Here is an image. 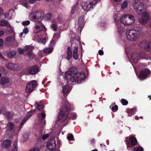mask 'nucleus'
<instances>
[{
	"instance_id": "nucleus-25",
	"label": "nucleus",
	"mask_w": 151,
	"mask_h": 151,
	"mask_svg": "<svg viewBox=\"0 0 151 151\" xmlns=\"http://www.w3.org/2000/svg\"><path fill=\"white\" fill-rule=\"evenodd\" d=\"M51 142L50 144V147H51V146H52V148L51 149V150H54L55 149V148L56 147V145L55 141L54 139H52L51 140L50 142Z\"/></svg>"
},
{
	"instance_id": "nucleus-24",
	"label": "nucleus",
	"mask_w": 151,
	"mask_h": 151,
	"mask_svg": "<svg viewBox=\"0 0 151 151\" xmlns=\"http://www.w3.org/2000/svg\"><path fill=\"white\" fill-rule=\"evenodd\" d=\"M14 128V124L11 122H8L7 124L6 128L9 131L13 130Z\"/></svg>"
},
{
	"instance_id": "nucleus-55",
	"label": "nucleus",
	"mask_w": 151,
	"mask_h": 151,
	"mask_svg": "<svg viewBox=\"0 0 151 151\" xmlns=\"http://www.w3.org/2000/svg\"><path fill=\"white\" fill-rule=\"evenodd\" d=\"M29 2L31 4L34 3L36 1V0H29Z\"/></svg>"
},
{
	"instance_id": "nucleus-22",
	"label": "nucleus",
	"mask_w": 151,
	"mask_h": 151,
	"mask_svg": "<svg viewBox=\"0 0 151 151\" xmlns=\"http://www.w3.org/2000/svg\"><path fill=\"white\" fill-rule=\"evenodd\" d=\"M9 82V80L8 78L6 77H3L0 79L1 84L4 85L6 84Z\"/></svg>"
},
{
	"instance_id": "nucleus-53",
	"label": "nucleus",
	"mask_w": 151,
	"mask_h": 151,
	"mask_svg": "<svg viewBox=\"0 0 151 151\" xmlns=\"http://www.w3.org/2000/svg\"><path fill=\"white\" fill-rule=\"evenodd\" d=\"M35 111V110H33L31 111H30L28 113L27 116H29L30 115L32 114V113L34 112Z\"/></svg>"
},
{
	"instance_id": "nucleus-17",
	"label": "nucleus",
	"mask_w": 151,
	"mask_h": 151,
	"mask_svg": "<svg viewBox=\"0 0 151 151\" xmlns=\"http://www.w3.org/2000/svg\"><path fill=\"white\" fill-rule=\"evenodd\" d=\"M6 66L9 69L14 71H16L19 67L17 65L11 63H9Z\"/></svg>"
},
{
	"instance_id": "nucleus-49",
	"label": "nucleus",
	"mask_w": 151,
	"mask_h": 151,
	"mask_svg": "<svg viewBox=\"0 0 151 151\" xmlns=\"http://www.w3.org/2000/svg\"><path fill=\"white\" fill-rule=\"evenodd\" d=\"M52 16V15L50 13H48L46 15V18L47 20H50Z\"/></svg>"
},
{
	"instance_id": "nucleus-58",
	"label": "nucleus",
	"mask_w": 151,
	"mask_h": 151,
	"mask_svg": "<svg viewBox=\"0 0 151 151\" xmlns=\"http://www.w3.org/2000/svg\"><path fill=\"white\" fill-rule=\"evenodd\" d=\"M3 44V40L2 39H0V46H2Z\"/></svg>"
},
{
	"instance_id": "nucleus-38",
	"label": "nucleus",
	"mask_w": 151,
	"mask_h": 151,
	"mask_svg": "<svg viewBox=\"0 0 151 151\" xmlns=\"http://www.w3.org/2000/svg\"><path fill=\"white\" fill-rule=\"evenodd\" d=\"M120 102L123 105H126L128 104V101L124 99H121Z\"/></svg>"
},
{
	"instance_id": "nucleus-42",
	"label": "nucleus",
	"mask_w": 151,
	"mask_h": 151,
	"mask_svg": "<svg viewBox=\"0 0 151 151\" xmlns=\"http://www.w3.org/2000/svg\"><path fill=\"white\" fill-rule=\"evenodd\" d=\"M30 23V22L29 20H27L22 22V24L24 26H27L29 25Z\"/></svg>"
},
{
	"instance_id": "nucleus-26",
	"label": "nucleus",
	"mask_w": 151,
	"mask_h": 151,
	"mask_svg": "<svg viewBox=\"0 0 151 151\" xmlns=\"http://www.w3.org/2000/svg\"><path fill=\"white\" fill-rule=\"evenodd\" d=\"M63 92L64 95L69 92V86L68 85H65L63 87Z\"/></svg>"
},
{
	"instance_id": "nucleus-47",
	"label": "nucleus",
	"mask_w": 151,
	"mask_h": 151,
	"mask_svg": "<svg viewBox=\"0 0 151 151\" xmlns=\"http://www.w3.org/2000/svg\"><path fill=\"white\" fill-rule=\"evenodd\" d=\"M70 117L71 118H72L73 119H75L76 117V115L75 113H71Z\"/></svg>"
},
{
	"instance_id": "nucleus-19",
	"label": "nucleus",
	"mask_w": 151,
	"mask_h": 151,
	"mask_svg": "<svg viewBox=\"0 0 151 151\" xmlns=\"http://www.w3.org/2000/svg\"><path fill=\"white\" fill-rule=\"evenodd\" d=\"M84 24V19L82 17H80L79 18L78 21V28L80 30L82 29V27Z\"/></svg>"
},
{
	"instance_id": "nucleus-32",
	"label": "nucleus",
	"mask_w": 151,
	"mask_h": 151,
	"mask_svg": "<svg viewBox=\"0 0 151 151\" xmlns=\"http://www.w3.org/2000/svg\"><path fill=\"white\" fill-rule=\"evenodd\" d=\"M142 16L148 20H149L150 19V17L148 14L145 11L141 14Z\"/></svg>"
},
{
	"instance_id": "nucleus-41",
	"label": "nucleus",
	"mask_w": 151,
	"mask_h": 151,
	"mask_svg": "<svg viewBox=\"0 0 151 151\" xmlns=\"http://www.w3.org/2000/svg\"><path fill=\"white\" fill-rule=\"evenodd\" d=\"M13 36H10L7 37L6 40V41L9 42L12 41L14 38Z\"/></svg>"
},
{
	"instance_id": "nucleus-63",
	"label": "nucleus",
	"mask_w": 151,
	"mask_h": 151,
	"mask_svg": "<svg viewBox=\"0 0 151 151\" xmlns=\"http://www.w3.org/2000/svg\"><path fill=\"white\" fill-rule=\"evenodd\" d=\"M23 33H20L19 35V36L21 37L23 35Z\"/></svg>"
},
{
	"instance_id": "nucleus-30",
	"label": "nucleus",
	"mask_w": 151,
	"mask_h": 151,
	"mask_svg": "<svg viewBox=\"0 0 151 151\" xmlns=\"http://www.w3.org/2000/svg\"><path fill=\"white\" fill-rule=\"evenodd\" d=\"M31 116V114L28 117L26 116L25 117L22 121L21 122V123L20 127V128H22V126L28 120V118Z\"/></svg>"
},
{
	"instance_id": "nucleus-23",
	"label": "nucleus",
	"mask_w": 151,
	"mask_h": 151,
	"mask_svg": "<svg viewBox=\"0 0 151 151\" xmlns=\"http://www.w3.org/2000/svg\"><path fill=\"white\" fill-rule=\"evenodd\" d=\"M78 47H75L73 51V56L74 59L76 60L78 58Z\"/></svg>"
},
{
	"instance_id": "nucleus-16",
	"label": "nucleus",
	"mask_w": 151,
	"mask_h": 151,
	"mask_svg": "<svg viewBox=\"0 0 151 151\" xmlns=\"http://www.w3.org/2000/svg\"><path fill=\"white\" fill-rule=\"evenodd\" d=\"M150 71L147 69L142 70L140 72V78L142 80L146 78L150 74Z\"/></svg>"
},
{
	"instance_id": "nucleus-14",
	"label": "nucleus",
	"mask_w": 151,
	"mask_h": 151,
	"mask_svg": "<svg viewBox=\"0 0 151 151\" xmlns=\"http://www.w3.org/2000/svg\"><path fill=\"white\" fill-rule=\"evenodd\" d=\"M33 49V47L31 45H26L24 47V51H27V55L29 57H32V58L35 57L32 52Z\"/></svg>"
},
{
	"instance_id": "nucleus-37",
	"label": "nucleus",
	"mask_w": 151,
	"mask_h": 151,
	"mask_svg": "<svg viewBox=\"0 0 151 151\" xmlns=\"http://www.w3.org/2000/svg\"><path fill=\"white\" fill-rule=\"evenodd\" d=\"M17 141L16 140L14 142V148L12 150V151H17Z\"/></svg>"
},
{
	"instance_id": "nucleus-45",
	"label": "nucleus",
	"mask_w": 151,
	"mask_h": 151,
	"mask_svg": "<svg viewBox=\"0 0 151 151\" xmlns=\"http://www.w3.org/2000/svg\"><path fill=\"white\" fill-rule=\"evenodd\" d=\"M18 52L19 54H23L24 51V47L23 49L21 48L18 49Z\"/></svg>"
},
{
	"instance_id": "nucleus-44",
	"label": "nucleus",
	"mask_w": 151,
	"mask_h": 151,
	"mask_svg": "<svg viewBox=\"0 0 151 151\" xmlns=\"http://www.w3.org/2000/svg\"><path fill=\"white\" fill-rule=\"evenodd\" d=\"M51 28L53 29L54 31H56L57 30V25L55 24H52L51 25Z\"/></svg>"
},
{
	"instance_id": "nucleus-61",
	"label": "nucleus",
	"mask_w": 151,
	"mask_h": 151,
	"mask_svg": "<svg viewBox=\"0 0 151 151\" xmlns=\"http://www.w3.org/2000/svg\"><path fill=\"white\" fill-rule=\"evenodd\" d=\"M3 12V10L0 7V14H1Z\"/></svg>"
},
{
	"instance_id": "nucleus-3",
	"label": "nucleus",
	"mask_w": 151,
	"mask_h": 151,
	"mask_svg": "<svg viewBox=\"0 0 151 151\" xmlns=\"http://www.w3.org/2000/svg\"><path fill=\"white\" fill-rule=\"evenodd\" d=\"M140 34V29L139 27H136L131 29H128L126 33L127 39L131 41H135L138 38Z\"/></svg>"
},
{
	"instance_id": "nucleus-6",
	"label": "nucleus",
	"mask_w": 151,
	"mask_h": 151,
	"mask_svg": "<svg viewBox=\"0 0 151 151\" xmlns=\"http://www.w3.org/2000/svg\"><path fill=\"white\" fill-rule=\"evenodd\" d=\"M134 18L132 15L127 14L122 17L120 19L121 22L123 24L129 25L133 23Z\"/></svg>"
},
{
	"instance_id": "nucleus-60",
	"label": "nucleus",
	"mask_w": 151,
	"mask_h": 151,
	"mask_svg": "<svg viewBox=\"0 0 151 151\" xmlns=\"http://www.w3.org/2000/svg\"><path fill=\"white\" fill-rule=\"evenodd\" d=\"M0 57L1 58H2V59H4V57L3 55L1 54V53L0 52Z\"/></svg>"
},
{
	"instance_id": "nucleus-9",
	"label": "nucleus",
	"mask_w": 151,
	"mask_h": 151,
	"mask_svg": "<svg viewBox=\"0 0 151 151\" xmlns=\"http://www.w3.org/2000/svg\"><path fill=\"white\" fill-rule=\"evenodd\" d=\"M97 1V0H93L89 4L86 2H83L81 3L82 8L86 12H87L93 9V6H95Z\"/></svg>"
},
{
	"instance_id": "nucleus-59",
	"label": "nucleus",
	"mask_w": 151,
	"mask_h": 151,
	"mask_svg": "<svg viewBox=\"0 0 151 151\" xmlns=\"http://www.w3.org/2000/svg\"><path fill=\"white\" fill-rule=\"evenodd\" d=\"M94 141L95 139H92L91 140V144H93L94 143Z\"/></svg>"
},
{
	"instance_id": "nucleus-48",
	"label": "nucleus",
	"mask_w": 151,
	"mask_h": 151,
	"mask_svg": "<svg viewBox=\"0 0 151 151\" xmlns=\"http://www.w3.org/2000/svg\"><path fill=\"white\" fill-rule=\"evenodd\" d=\"M29 32L28 28L26 27L23 30V32L25 34H27Z\"/></svg>"
},
{
	"instance_id": "nucleus-8",
	"label": "nucleus",
	"mask_w": 151,
	"mask_h": 151,
	"mask_svg": "<svg viewBox=\"0 0 151 151\" xmlns=\"http://www.w3.org/2000/svg\"><path fill=\"white\" fill-rule=\"evenodd\" d=\"M97 1V0H93L89 4L86 2H83L81 3L82 8L86 12H87L93 9V6H95Z\"/></svg>"
},
{
	"instance_id": "nucleus-35",
	"label": "nucleus",
	"mask_w": 151,
	"mask_h": 151,
	"mask_svg": "<svg viewBox=\"0 0 151 151\" xmlns=\"http://www.w3.org/2000/svg\"><path fill=\"white\" fill-rule=\"evenodd\" d=\"M13 114L12 113H11L9 112H6L5 113V116L6 117L7 119H10L12 118L13 115Z\"/></svg>"
},
{
	"instance_id": "nucleus-62",
	"label": "nucleus",
	"mask_w": 151,
	"mask_h": 151,
	"mask_svg": "<svg viewBox=\"0 0 151 151\" xmlns=\"http://www.w3.org/2000/svg\"><path fill=\"white\" fill-rule=\"evenodd\" d=\"M135 119L136 120H138L139 119V117L138 116H135Z\"/></svg>"
},
{
	"instance_id": "nucleus-1",
	"label": "nucleus",
	"mask_w": 151,
	"mask_h": 151,
	"mask_svg": "<svg viewBox=\"0 0 151 151\" xmlns=\"http://www.w3.org/2000/svg\"><path fill=\"white\" fill-rule=\"evenodd\" d=\"M65 78L67 82L71 81L74 84L80 83L84 79L85 74L83 73L69 71L65 73Z\"/></svg>"
},
{
	"instance_id": "nucleus-11",
	"label": "nucleus",
	"mask_w": 151,
	"mask_h": 151,
	"mask_svg": "<svg viewBox=\"0 0 151 151\" xmlns=\"http://www.w3.org/2000/svg\"><path fill=\"white\" fill-rule=\"evenodd\" d=\"M127 145V148L128 150H129L130 147H133L136 145L137 143L136 139L134 137H127L125 140Z\"/></svg>"
},
{
	"instance_id": "nucleus-5",
	"label": "nucleus",
	"mask_w": 151,
	"mask_h": 151,
	"mask_svg": "<svg viewBox=\"0 0 151 151\" xmlns=\"http://www.w3.org/2000/svg\"><path fill=\"white\" fill-rule=\"evenodd\" d=\"M133 8L136 13L139 15H141L146 10L144 4L139 0H134L133 3Z\"/></svg>"
},
{
	"instance_id": "nucleus-28",
	"label": "nucleus",
	"mask_w": 151,
	"mask_h": 151,
	"mask_svg": "<svg viewBox=\"0 0 151 151\" xmlns=\"http://www.w3.org/2000/svg\"><path fill=\"white\" fill-rule=\"evenodd\" d=\"M16 54V52L15 51H12L9 52L7 53V56L9 58H12L14 57Z\"/></svg>"
},
{
	"instance_id": "nucleus-2",
	"label": "nucleus",
	"mask_w": 151,
	"mask_h": 151,
	"mask_svg": "<svg viewBox=\"0 0 151 151\" xmlns=\"http://www.w3.org/2000/svg\"><path fill=\"white\" fill-rule=\"evenodd\" d=\"M62 103L58 117V121L60 122H63L67 119L68 114L71 110L70 105L67 100H63Z\"/></svg>"
},
{
	"instance_id": "nucleus-36",
	"label": "nucleus",
	"mask_w": 151,
	"mask_h": 151,
	"mask_svg": "<svg viewBox=\"0 0 151 151\" xmlns=\"http://www.w3.org/2000/svg\"><path fill=\"white\" fill-rule=\"evenodd\" d=\"M42 37L41 35H37L34 37L35 40L37 41H39L42 39Z\"/></svg>"
},
{
	"instance_id": "nucleus-18",
	"label": "nucleus",
	"mask_w": 151,
	"mask_h": 151,
	"mask_svg": "<svg viewBox=\"0 0 151 151\" xmlns=\"http://www.w3.org/2000/svg\"><path fill=\"white\" fill-rule=\"evenodd\" d=\"M11 141L9 139H6L4 141L2 147L4 148H9L11 146Z\"/></svg>"
},
{
	"instance_id": "nucleus-4",
	"label": "nucleus",
	"mask_w": 151,
	"mask_h": 151,
	"mask_svg": "<svg viewBox=\"0 0 151 151\" xmlns=\"http://www.w3.org/2000/svg\"><path fill=\"white\" fill-rule=\"evenodd\" d=\"M45 13L43 10H39L31 13L29 18L31 21L35 22H40L44 17Z\"/></svg>"
},
{
	"instance_id": "nucleus-20",
	"label": "nucleus",
	"mask_w": 151,
	"mask_h": 151,
	"mask_svg": "<svg viewBox=\"0 0 151 151\" xmlns=\"http://www.w3.org/2000/svg\"><path fill=\"white\" fill-rule=\"evenodd\" d=\"M136 111V109L134 108L133 109H127V112L128 114V116H130L134 115Z\"/></svg>"
},
{
	"instance_id": "nucleus-50",
	"label": "nucleus",
	"mask_w": 151,
	"mask_h": 151,
	"mask_svg": "<svg viewBox=\"0 0 151 151\" xmlns=\"http://www.w3.org/2000/svg\"><path fill=\"white\" fill-rule=\"evenodd\" d=\"M46 115L43 113H42L41 114L38 115L39 117H41L43 119H44Z\"/></svg>"
},
{
	"instance_id": "nucleus-31",
	"label": "nucleus",
	"mask_w": 151,
	"mask_h": 151,
	"mask_svg": "<svg viewBox=\"0 0 151 151\" xmlns=\"http://www.w3.org/2000/svg\"><path fill=\"white\" fill-rule=\"evenodd\" d=\"M35 107L37 109L40 111H42L44 107L43 106L42 104H39L37 102L36 103Z\"/></svg>"
},
{
	"instance_id": "nucleus-43",
	"label": "nucleus",
	"mask_w": 151,
	"mask_h": 151,
	"mask_svg": "<svg viewBox=\"0 0 151 151\" xmlns=\"http://www.w3.org/2000/svg\"><path fill=\"white\" fill-rule=\"evenodd\" d=\"M73 136L72 134H68L67 136V139L69 140H73Z\"/></svg>"
},
{
	"instance_id": "nucleus-21",
	"label": "nucleus",
	"mask_w": 151,
	"mask_h": 151,
	"mask_svg": "<svg viewBox=\"0 0 151 151\" xmlns=\"http://www.w3.org/2000/svg\"><path fill=\"white\" fill-rule=\"evenodd\" d=\"M67 55L66 57V59L69 60L72 57V51L70 47H68L67 48Z\"/></svg>"
},
{
	"instance_id": "nucleus-40",
	"label": "nucleus",
	"mask_w": 151,
	"mask_h": 151,
	"mask_svg": "<svg viewBox=\"0 0 151 151\" xmlns=\"http://www.w3.org/2000/svg\"><path fill=\"white\" fill-rule=\"evenodd\" d=\"M134 151H143V148L141 147H137L134 149Z\"/></svg>"
},
{
	"instance_id": "nucleus-39",
	"label": "nucleus",
	"mask_w": 151,
	"mask_h": 151,
	"mask_svg": "<svg viewBox=\"0 0 151 151\" xmlns=\"http://www.w3.org/2000/svg\"><path fill=\"white\" fill-rule=\"evenodd\" d=\"M110 108H111V110L112 111L115 112V111H117L118 109V107L117 105H115L114 106H110Z\"/></svg>"
},
{
	"instance_id": "nucleus-33",
	"label": "nucleus",
	"mask_w": 151,
	"mask_h": 151,
	"mask_svg": "<svg viewBox=\"0 0 151 151\" xmlns=\"http://www.w3.org/2000/svg\"><path fill=\"white\" fill-rule=\"evenodd\" d=\"M128 5V3L127 1H124L122 4L121 7L122 9H124L127 8Z\"/></svg>"
},
{
	"instance_id": "nucleus-7",
	"label": "nucleus",
	"mask_w": 151,
	"mask_h": 151,
	"mask_svg": "<svg viewBox=\"0 0 151 151\" xmlns=\"http://www.w3.org/2000/svg\"><path fill=\"white\" fill-rule=\"evenodd\" d=\"M37 85V82L35 80L32 81L28 83L26 88L25 92L28 94H29L34 91Z\"/></svg>"
},
{
	"instance_id": "nucleus-57",
	"label": "nucleus",
	"mask_w": 151,
	"mask_h": 151,
	"mask_svg": "<svg viewBox=\"0 0 151 151\" xmlns=\"http://www.w3.org/2000/svg\"><path fill=\"white\" fill-rule=\"evenodd\" d=\"M23 5L24 6L26 7H27L28 6V3L27 2L24 3Z\"/></svg>"
},
{
	"instance_id": "nucleus-13",
	"label": "nucleus",
	"mask_w": 151,
	"mask_h": 151,
	"mask_svg": "<svg viewBox=\"0 0 151 151\" xmlns=\"http://www.w3.org/2000/svg\"><path fill=\"white\" fill-rule=\"evenodd\" d=\"M33 27V31L35 33H37L43 30L45 28V26L41 23L38 22Z\"/></svg>"
},
{
	"instance_id": "nucleus-15",
	"label": "nucleus",
	"mask_w": 151,
	"mask_h": 151,
	"mask_svg": "<svg viewBox=\"0 0 151 151\" xmlns=\"http://www.w3.org/2000/svg\"><path fill=\"white\" fill-rule=\"evenodd\" d=\"M144 53L138 54L136 52H133L132 54V58L134 62L137 63L138 61L140 59L142 58L144 55Z\"/></svg>"
},
{
	"instance_id": "nucleus-56",
	"label": "nucleus",
	"mask_w": 151,
	"mask_h": 151,
	"mask_svg": "<svg viewBox=\"0 0 151 151\" xmlns=\"http://www.w3.org/2000/svg\"><path fill=\"white\" fill-rule=\"evenodd\" d=\"M4 34V32L2 30H0V37Z\"/></svg>"
},
{
	"instance_id": "nucleus-34",
	"label": "nucleus",
	"mask_w": 151,
	"mask_h": 151,
	"mask_svg": "<svg viewBox=\"0 0 151 151\" xmlns=\"http://www.w3.org/2000/svg\"><path fill=\"white\" fill-rule=\"evenodd\" d=\"M8 23V22L5 20H2L0 21V25L2 26H6Z\"/></svg>"
},
{
	"instance_id": "nucleus-27",
	"label": "nucleus",
	"mask_w": 151,
	"mask_h": 151,
	"mask_svg": "<svg viewBox=\"0 0 151 151\" xmlns=\"http://www.w3.org/2000/svg\"><path fill=\"white\" fill-rule=\"evenodd\" d=\"M148 20L143 17L140 18L138 20L139 22L142 24H145L147 23Z\"/></svg>"
},
{
	"instance_id": "nucleus-52",
	"label": "nucleus",
	"mask_w": 151,
	"mask_h": 151,
	"mask_svg": "<svg viewBox=\"0 0 151 151\" xmlns=\"http://www.w3.org/2000/svg\"><path fill=\"white\" fill-rule=\"evenodd\" d=\"M49 137L48 134H46V135H44L42 137V138L43 140L47 138H48Z\"/></svg>"
},
{
	"instance_id": "nucleus-54",
	"label": "nucleus",
	"mask_w": 151,
	"mask_h": 151,
	"mask_svg": "<svg viewBox=\"0 0 151 151\" xmlns=\"http://www.w3.org/2000/svg\"><path fill=\"white\" fill-rule=\"evenodd\" d=\"M98 53L99 54L101 55H102L104 54V52L102 50H99V51Z\"/></svg>"
},
{
	"instance_id": "nucleus-46",
	"label": "nucleus",
	"mask_w": 151,
	"mask_h": 151,
	"mask_svg": "<svg viewBox=\"0 0 151 151\" xmlns=\"http://www.w3.org/2000/svg\"><path fill=\"white\" fill-rule=\"evenodd\" d=\"M60 37V33H57L55 34L53 36V38H58Z\"/></svg>"
},
{
	"instance_id": "nucleus-12",
	"label": "nucleus",
	"mask_w": 151,
	"mask_h": 151,
	"mask_svg": "<svg viewBox=\"0 0 151 151\" xmlns=\"http://www.w3.org/2000/svg\"><path fill=\"white\" fill-rule=\"evenodd\" d=\"M39 71V68L37 65L32 66L27 68L26 69L27 73L29 74L32 75L37 73Z\"/></svg>"
},
{
	"instance_id": "nucleus-29",
	"label": "nucleus",
	"mask_w": 151,
	"mask_h": 151,
	"mask_svg": "<svg viewBox=\"0 0 151 151\" xmlns=\"http://www.w3.org/2000/svg\"><path fill=\"white\" fill-rule=\"evenodd\" d=\"M53 51V48L51 47H47L45 49L43 52L44 53L49 54L51 53Z\"/></svg>"
},
{
	"instance_id": "nucleus-10",
	"label": "nucleus",
	"mask_w": 151,
	"mask_h": 151,
	"mask_svg": "<svg viewBox=\"0 0 151 151\" xmlns=\"http://www.w3.org/2000/svg\"><path fill=\"white\" fill-rule=\"evenodd\" d=\"M139 46L141 49L148 51L151 48V41H142L139 43Z\"/></svg>"
},
{
	"instance_id": "nucleus-51",
	"label": "nucleus",
	"mask_w": 151,
	"mask_h": 151,
	"mask_svg": "<svg viewBox=\"0 0 151 151\" xmlns=\"http://www.w3.org/2000/svg\"><path fill=\"white\" fill-rule=\"evenodd\" d=\"M40 150L38 147H35L30 149L29 151H40Z\"/></svg>"
},
{
	"instance_id": "nucleus-64",
	"label": "nucleus",
	"mask_w": 151,
	"mask_h": 151,
	"mask_svg": "<svg viewBox=\"0 0 151 151\" xmlns=\"http://www.w3.org/2000/svg\"><path fill=\"white\" fill-rule=\"evenodd\" d=\"M4 15L5 16V18L7 17V16L9 15V13H6L5 14H4Z\"/></svg>"
}]
</instances>
